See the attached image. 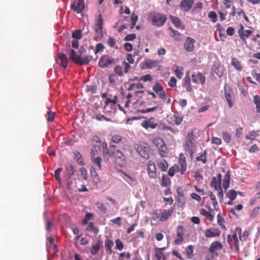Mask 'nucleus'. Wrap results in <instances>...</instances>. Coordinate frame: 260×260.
<instances>
[{
  "label": "nucleus",
  "mask_w": 260,
  "mask_h": 260,
  "mask_svg": "<svg viewBox=\"0 0 260 260\" xmlns=\"http://www.w3.org/2000/svg\"><path fill=\"white\" fill-rule=\"evenodd\" d=\"M79 54H77L74 49H70V58L75 64L83 66L88 64L92 57L88 55H83L82 51H79Z\"/></svg>",
  "instance_id": "obj_1"
},
{
  "label": "nucleus",
  "mask_w": 260,
  "mask_h": 260,
  "mask_svg": "<svg viewBox=\"0 0 260 260\" xmlns=\"http://www.w3.org/2000/svg\"><path fill=\"white\" fill-rule=\"evenodd\" d=\"M136 151L143 158L148 159L150 155L153 152V150L150 146L147 143L141 141L135 146Z\"/></svg>",
  "instance_id": "obj_2"
},
{
  "label": "nucleus",
  "mask_w": 260,
  "mask_h": 260,
  "mask_svg": "<svg viewBox=\"0 0 260 260\" xmlns=\"http://www.w3.org/2000/svg\"><path fill=\"white\" fill-rule=\"evenodd\" d=\"M149 17L151 19L152 24L157 27H160L164 25L167 17L158 12H153L149 14Z\"/></svg>",
  "instance_id": "obj_3"
},
{
  "label": "nucleus",
  "mask_w": 260,
  "mask_h": 260,
  "mask_svg": "<svg viewBox=\"0 0 260 260\" xmlns=\"http://www.w3.org/2000/svg\"><path fill=\"white\" fill-rule=\"evenodd\" d=\"M224 95L226 101L228 104L229 108L233 107L235 103V95L233 90L231 87L228 86L226 84H225L224 87Z\"/></svg>",
  "instance_id": "obj_4"
},
{
  "label": "nucleus",
  "mask_w": 260,
  "mask_h": 260,
  "mask_svg": "<svg viewBox=\"0 0 260 260\" xmlns=\"http://www.w3.org/2000/svg\"><path fill=\"white\" fill-rule=\"evenodd\" d=\"M103 153L105 157L107 158L109 157H114L117 154V151H120L116 149V146L114 145H110L109 148H108L107 144L106 142H103L102 144Z\"/></svg>",
  "instance_id": "obj_5"
},
{
  "label": "nucleus",
  "mask_w": 260,
  "mask_h": 260,
  "mask_svg": "<svg viewBox=\"0 0 260 260\" xmlns=\"http://www.w3.org/2000/svg\"><path fill=\"white\" fill-rule=\"evenodd\" d=\"M115 63V59L108 55L102 56L99 61V66L100 68H109L112 64Z\"/></svg>",
  "instance_id": "obj_6"
},
{
  "label": "nucleus",
  "mask_w": 260,
  "mask_h": 260,
  "mask_svg": "<svg viewBox=\"0 0 260 260\" xmlns=\"http://www.w3.org/2000/svg\"><path fill=\"white\" fill-rule=\"evenodd\" d=\"M85 7L84 0H77V2L75 1L70 6L71 9L77 13H82L84 11Z\"/></svg>",
  "instance_id": "obj_7"
},
{
  "label": "nucleus",
  "mask_w": 260,
  "mask_h": 260,
  "mask_svg": "<svg viewBox=\"0 0 260 260\" xmlns=\"http://www.w3.org/2000/svg\"><path fill=\"white\" fill-rule=\"evenodd\" d=\"M114 158L115 164L120 167H123L125 165V157L120 151H117Z\"/></svg>",
  "instance_id": "obj_8"
},
{
  "label": "nucleus",
  "mask_w": 260,
  "mask_h": 260,
  "mask_svg": "<svg viewBox=\"0 0 260 260\" xmlns=\"http://www.w3.org/2000/svg\"><path fill=\"white\" fill-rule=\"evenodd\" d=\"M147 170L148 175L150 178L154 179L157 177L156 168L154 162L151 160L149 161Z\"/></svg>",
  "instance_id": "obj_9"
},
{
  "label": "nucleus",
  "mask_w": 260,
  "mask_h": 260,
  "mask_svg": "<svg viewBox=\"0 0 260 260\" xmlns=\"http://www.w3.org/2000/svg\"><path fill=\"white\" fill-rule=\"evenodd\" d=\"M194 0H182L180 3V9L183 12L189 11L193 6Z\"/></svg>",
  "instance_id": "obj_10"
},
{
  "label": "nucleus",
  "mask_w": 260,
  "mask_h": 260,
  "mask_svg": "<svg viewBox=\"0 0 260 260\" xmlns=\"http://www.w3.org/2000/svg\"><path fill=\"white\" fill-rule=\"evenodd\" d=\"M196 41L191 37H187L184 44V48L187 52H191L194 50V45Z\"/></svg>",
  "instance_id": "obj_11"
},
{
  "label": "nucleus",
  "mask_w": 260,
  "mask_h": 260,
  "mask_svg": "<svg viewBox=\"0 0 260 260\" xmlns=\"http://www.w3.org/2000/svg\"><path fill=\"white\" fill-rule=\"evenodd\" d=\"M211 71L215 73L218 77H221L224 74L223 67L218 63H214L211 67Z\"/></svg>",
  "instance_id": "obj_12"
},
{
  "label": "nucleus",
  "mask_w": 260,
  "mask_h": 260,
  "mask_svg": "<svg viewBox=\"0 0 260 260\" xmlns=\"http://www.w3.org/2000/svg\"><path fill=\"white\" fill-rule=\"evenodd\" d=\"M191 77L193 83H200L202 85H203L206 81L205 76L201 73H198L197 74H193Z\"/></svg>",
  "instance_id": "obj_13"
},
{
  "label": "nucleus",
  "mask_w": 260,
  "mask_h": 260,
  "mask_svg": "<svg viewBox=\"0 0 260 260\" xmlns=\"http://www.w3.org/2000/svg\"><path fill=\"white\" fill-rule=\"evenodd\" d=\"M220 231L215 228L207 229L205 231V236L207 238H212L219 236L220 235Z\"/></svg>",
  "instance_id": "obj_14"
},
{
  "label": "nucleus",
  "mask_w": 260,
  "mask_h": 260,
  "mask_svg": "<svg viewBox=\"0 0 260 260\" xmlns=\"http://www.w3.org/2000/svg\"><path fill=\"white\" fill-rule=\"evenodd\" d=\"M57 56L60 61L61 66L64 69H66L68 67L69 64L68 59L67 58V55L62 53H58Z\"/></svg>",
  "instance_id": "obj_15"
},
{
  "label": "nucleus",
  "mask_w": 260,
  "mask_h": 260,
  "mask_svg": "<svg viewBox=\"0 0 260 260\" xmlns=\"http://www.w3.org/2000/svg\"><path fill=\"white\" fill-rule=\"evenodd\" d=\"M103 20L102 18V16L101 14H99L95 20V27H98L100 28V39L104 36L102 30L103 28Z\"/></svg>",
  "instance_id": "obj_16"
},
{
  "label": "nucleus",
  "mask_w": 260,
  "mask_h": 260,
  "mask_svg": "<svg viewBox=\"0 0 260 260\" xmlns=\"http://www.w3.org/2000/svg\"><path fill=\"white\" fill-rule=\"evenodd\" d=\"M177 202L179 207H183L185 204V198L182 190L180 188L177 189Z\"/></svg>",
  "instance_id": "obj_17"
},
{
  "label": "nucleus",
  "mask_w": 260,
  "mask_h": 260,
  "mask_svg": "<svg viewBox=\"0 0 260 260\" xmlns=\"http://www.w3.org/2000/svg\"><path fill=\"white\" fill-rule=\"evenodd\" d=\"M222 247L221 243L219 241H216L211 243L209 248V251L211 253H213L215 250H220Z\"/></svg>",
  "instance_id": "obj_18"
},
{
  "label": "nucleus",
  "mask_w": 260,
  "mask_h": 260,
  "mask_svg": "<svg viewBox=\"0 0 260 260\" xmlns=\"http://www.w3.org/2000/svg\"><path fill=\"white\" fill-rule=\"evenodd\" d=\"M171 22L174 24V25L178 28H181L184 29V27L182 25L181 21L180 18L176 16L170 15L169 17Z\"/></svg>",
  "instance_id": "obj_19"
},
{
  "label": "nucleus",
  "mask_w": 260,
  "mask_h": 260,
  "mask_svg": "<svg viewBox=\"0 0 260 260\" xmlns=\"http://www.w3.org/2000/svg\"><path fill=\"white\" fill-rule=\"evenodd\" d=\"M182 86L186 88L187 92H191L192 91V88L190 84V78L188 75H186Z\"/></svg>",
  "instance_id": "obj_20"
},
{
  "label": "nucleus",
  "mask_w": 260,
  "mask_h": 260,
  "mask_svg": "<svg viewBox=\"0 0 260 260\" xmlns=\"http://www.w3.org/2000/svg\"><path fill=\"white\" fill-rule=\"evenodd\" d=\"M66 171H67V176L66 177L68 180L70 179L74 175L75 169L74 167L71 165L68 164L66 165Z\"/></svg>",
  "instance_id": "obj_21"
},
{
  "label": "nucleus",
  "mask_w": 260,
  "mask_h": 260,
  "mask_svg": "<svg viewBox=\"0 0 260 260\" xmlns=\"http://www.w3.org/2000/svg\"><path fill=\"white\" fill-rule=\"evenodd\" d=\"M74 158L79 165L81 166L84 165L85 163L82 158V156L78 151H75L74 152Z\"/></svg>",
  "instance_id": "obj_22"
},
{
  "label": "nucleus",
  "mask_w": 260,
  "mask_h": 260,
  "mask_svg": "<svg viewBox=\"0 0 260 260\" xmlns=\"http://www.w3.org/2000/svg\"><path fill=\"white\" fill-rule=\"evenodd\" d=\"M114 245V242L110 239H107L105 241V249L107 251L109 252V254H111L113 252L112 247Z\"/></svg>",
  "instance_id": "obj_23"
},
{
  "label": "nucleus",
  "mask_w": 260,
  "mask_h": 260,
  "mask_svg": "<svg viewBox=\"0 0 260 260\" xmlns=\"http://www.w3.org/2000/svg\"><path fill=\"white\" fill-rule=\"evenodd\" d=\"M173 213V210H164L160 216V220L161 221H165L168 220V218L169 216H170Z\"/></svg>",
  "instance_id": "obj_24"
},
{
  "label": "nucleus",
  "mask_w": 260,
  "mask_h": 260,
  "mask_svg": "<svg viewBox=\"0 0 260 260\" xmlns=\"http://www.w3.org/2000/svg\"><path fill=\"white\" fill-rule=\"evenodd\" d=\"M101 248V242L99 241L96 244H92L91 249L90 250V253L92 255L96 254Z\"/></svg>",
  "instance_id": "obj_25"
},
{
  "label": "nucleus",
  "mask_w": 260,
  "mask_h": 260,
  "mask_svg": "<svg viewBox=\"0 0 260 260\" xmlns=\"http://www.w3.org/2000/svg\"><path fill=\"white\" fill-rule=\"evenodd\" d=\"M160 185L163 187H167L171 185V180L167 175H162Z\"/></svg>",
  "instance_id": "obj_26"
},
{
  "label": "nucleus",
  "mask_w": 260,
  "mask_h": 260,
  "mask_svg": "<svg viewBox=\"0 0 260 260\" xmlns=\"http://www.w3.org/2000/svg\"><path fill=\"white\" fill-rule=\"evenodd\" d=\"M179 162L181 167L180 174L181 175L184 174V172L186 170V163L185 157L179 159Z\"/></svg>",
  "instance_id": "obj_27"
},
{
  "label": "nucleus",
  "mask_w": 260,
  "mask_h": 260,
  "mask_svg": "<svg viewBox=\"0 0 260 260\" xmlns=\"http://www.w3.org/2000/svg\"><path fill=\"white\" fill-rule=\"evenodd\" d=\"M158 149L159 150V154L161 157H165L167 156L168 148L165 143Z\"/></svg>",
  "instance_id": "obj_28"
},
{
  "label": "nucleus",
  "mask_w": 260,
  "mask_h": 260,
  "mask_svg": "<svg viewBox=\"0 0 260 260\" xmlns=\"http://www.w3.org/2000/svg\"><path fill=\"white\" fill-rule=\"evenodd\" d=\"M192 144V140L190 139H189L188 140H186V142L185 144V149L186 150H188V152L190 153V155L191 157H192V155L193 153V150L191 148Z\"/></svg>",
  "instance_id": "obj_29"
},
{
  "label": "nucleus",
  "mask_w": 260,
  "mask_h": 260,
  "mask_svg": "<svg viewBox=\"0 0 260 260\" xmlns=\"http://www.w3.org/2000/svg\"><path fill=\"white\" fill-rule=\"evenodd\" d=\"M231 64L239 71H242V67L241 65L240 62L237 58H232Z\"/></svg>",
  "instance_id": "obj_30"
},
{
  "label": "nucleus",
  "mask_w": 260,
  "mask_h": 260,
  "mask_svg": "<svg viewBox=\"0 0 260 260\" xmlns=\"http://www.w3.org/2000/svg\"><path fill=\"white\" fill-rule=\"evenodd\" d=\"M200 213L209 219V220L210 221H212L214 220V215L210 213L209 212L207 211L205 209L202 208L200 210Z\"/></svg>",
  "instance_id": "obj_31"
},
{
  "label": "nucleus",
  "mask_w": 260,
  "mask_h": 260,
  "mask_svg": "<svg viewBox=\"0 0 260 260\" xmlns=\"http://www.w3.org/2000/svg\"><path fill=\"white\" fill-rule=\"evenodd\" d=\"M92 118L95 119L99 121H102L103 120H105L106 121H111V119L105 117L104 115L96 113L94 114L93 116L92 117Z\"/></svg>",
  "instance_id": "obj_32"
},
{
  "label": "nucleus",
  "mask_w": 260,
  "mask_h": 260,
  "mask_svg": "<svg viewBox=\"0 0 260 260\" xmlns=\"http://www.w3.org/2000/svg\"><path fill=\"white\" fill-rule=\"evenodd\" d=\"M158 168L161 169V170L163 172H165L167 170L168 168V164L166 160L162 159L159 162L158 164Z\"/></svg>",
  "instance_id": "obj_33"
},
{
  "label": "nucleus",
  "mask_w": 260,
  "mask_h": 260,
  "mask_svg": "<svg viewBox=\"0 0 260 260\" xmlns=\"http://www.w3.org/2000/svg\"><path fill=\"white\" fill-rule=\"evenodd\" d=\"M86 230L89 232H93L95 234H96L99 232V229L98 228H95L94 226L93 222H89L87 227L86 228Z\"/></svg>",
  "instance_id": "obj_34"
},
{
  "label": "nucleus",
  "mask_w": 260,
  "mask_h": 260,
  "mask_svg": "<svg viewBox=\"0 0 260 260\" xmlns=\"http://www.w3.org/2000/svg\"><path fill=\"white\" fill-rule=\"evenodd\" d=\"M169 30L173 34V37L175 40L177 41H180L181 40V34L179 32L171 27L169 28Z\"/></svg>",
  "instance_id": "obj_35"
},
{
  "label": "nucleus",
  "mask_w": 260,
  "mask_h": 260,
  "mask_svg": "<svg viewBox=\"0 0 260 260\" xmlns=\"http://www.w3.org/2000/svg\"><path fill=\"white\" fill-rule=\"evenodd\" d=\"M152 89L157 94L164 90L163 87L158 82H156L155 84V85L152 87Z\"/></svg>",
  "instance_id": "obj_36"
},
{
  "label": "nucleus",
  "mask_w": 260,
  "mask_h": 260,
  "mask_svg": "<svg viewBox=\"0 0 260 260\" xmlns=\"http://www.w3.org/2000/svg\"><path fill=\"white\" fill-rule=\"evenodd\" d=\"M237 195V192L234 189L230 190L226 193V197L232 201H234L236 199Z\"/></svg>",
  "instance_id": "obj_37"
},
{
  "label": "nucleus",
  "mask_w": 260,
  "mask_h": 260,
  "mask_svg": "<svg viewBox=\"0 0 260 260\" xmlns=\"http://www.w3.org/2000/svg\"><path fill=\"white\" fill-rule=\"evenodd\" d=\"M153 142L157 148H159L161 146L163 145L165 143V142L163 140V139L160 138H156L154 139L153 141Z\"/></svg>",
  "instance_id": "obj_38"
},
{
  "label": "nucleus",
  "mask_w": 260,
  "mask_h": 260,
  "mask_svg": "<svg viewBox=\"0 0 260 260\" xmlns=\"http://www.w3.org/2000/svg\"><path fill=\"white\" fill-rule=\"evenodd\" d=\"M73 39L79 40L82 37V31L80 29H77L74 31L72 35Z\"/></svg>",
  "instance_id": "obj_39"
},
{
  "label": "nucleus",
  "mask_w": 260,
  "mask_h": 260,
  "mask_svg": "<svg viewBox=\"0 0 260 260\" xmlns=\"http://www.w3.org/2000/svg\"><path fill=\"white\" fill-rule=\"evenodd\" d=\"M207 153V151L205 150L203 154H202L200 156L197 157L196 160L197 161H201L203 164H206L207 162V158H206Z\"/></svg>",
  "instance_id": "obj_40"
},
{
  "label": "nucleus",
  "mask_w": 260,
  "mask_h": 260,
  "mask_svg": "<svg viewBox=\"0 0 260 260\" xmlns=\"http://www.w3.org/2000/svg\"><path fill=\"white\" fill-rule=\"evenodd\" d=\"M154 260H165V256L164 254L161 252L157 250H155Z\"/></svg>",
  "instance_id": "obj_41"
},
{
  "label": "nucleus",
  "mask_w": 260,
  "mask_h": 260,
  "mask_svg": "<svg viewBox=\"0 0 260 260\" xmlns=\"http://www.w3.org/2000/svg\"><path fill=\"white\" fill-rule=\"evenodd\" d=\"M222 139L226 143H229L231 140V136L228 132L223 131L221 133Z\"/></svg>",
  "instance_id": "obj_42"
},
{
  "label": "nucleus",
  "mask_w": 260,
  "mask_h": 260,
  "mask_svg": "<svg viewBox=\"0 0 260 260\" xmlns=\"http://www.w3.org/2000/svg\"><path fill=\"white\" fill-rule=\"evenodd\" d=\"M193 247L192 245H189L186 248V253L188 258H190L193 255Z\"/></svg>",
  "instance_id": "obj_43"
},
{
  "label": "nucleus",
  "mask_w": 260,
  "mask_h": 260,
  "mask_svg": "<svg viewBox=\"0 0 260 260\" xmlns=\"http://www.w3.org/2000/svg\"><path fill=\"white\" fill-rule=\"evenodd\" d=\"M114 71L118 76H123V70L121 66L119 65L116 66L114 69Z\"/></svg>",
  "instance_id": "obj_44"
},
{
  "label": "nucleus",
  "mask_w": 260,
  "mask_h": 260,
  "mask_svg": "<svg viewBox=\"0 0 260 260\" xmlns=\"http://www.w3.org/2000/svg\"><path fill=\"white\" fill-rule=\"evenodd\" d=\"M184 229L183 226L180 225L177 229V236L178 238H183Z\"/></svg>",
  "instance_id": "obj_45"
},
{
  "label": "nucleus",
  "mask_w": 260,
  "mask_h": 260,
  "mask_svg": "<svg viewBox=\"0 0 260 260\" xmlns=\"http://www.w3.org/2000/svg\"><path fill=\"white\" fill-rule=\"evenodd\" d=\"M120 171L121 172H122L123 175L126 177V178H123V179L126 182H127L128 183L131 184V182H135V181H136V179L134 177L128 175L127 173H126L125 172H124L123 171L121 170Z\"/></svg>",
  "instance_id": "obj_46"
},
{
  "label": "nucleus",
  "mask_w": 260,
  "mask_h": 260,
  "mask_svg": "<svg viewBox=\"0 0 260 260\" xmlns=\"http://www.w3.org/2000/svg\"><path fill=\"white\" fill-rule=\"evenodd\" d=\"M156 61L153 60L146 61L142 63L146 66V68L151 69L154 67Z\"/></svg>",
  "instance_id": "obj_47"
},
{
  "label": "nucleus",
  "mask_w": 260,
  "mask_h": 260,
  "mask_svg": "<svg viewBox=\"0 0 260 260\" xmlns=\"http://www.w3.org/2000/svg\"><path fill=\"white\" fill-rule=\"evenodd\" d=\"M97 90V86L94 85H87L86 91L91 92L92 94L95 93Z\"/></svg>",
  "instance_id": "obj_48"
},
{
  "label": "nucleus",
  "mask_w": 260,
  "mask_h": 260,
  "mask_svg": "<svg viewBox=\"0 0 260 260\" xmlns=\"http://www.w3.org/2000/svg\"><path fill=\"white\" fill-rule=\"evenodd\" d=\"M93 215L91 213H87L83 219H82V224H86L88 223V221L92 217Z\"/></svg>",
  "instance_id": "obj_49"
},
{
  "label": "nucleus",
  "mask_w": 260,
  "mask_h": 260,
  "mask_svg": "<svg viewBox=\"0 0 260 260\" xmlns=\"http://www.w3.org/2000/svg\"><path fill=\"white\" fill-rule=\"evenodd\" d=\"M62 168H58L54 172V177L55 179L58 182H61V179L60 177V174L62 171Z\"/></svg>",
  "instance_id": "obj_50"
},
{
  "label": "nucleus",
  "mask_w": 260,
  "mask_h": 260,
  "mask_svg": "<svg viewBox=\"0 0 260 260\" xmlns=\"http://www.w3.org/2000/svg\"><path fill=\"white\" fill-rule=\"evenodd\" d=\"M258 132H256L253 131L252 132L249 133L247 136L246 138L249 140H254L255 138L258 136Z\"/></svg>",
  "instance_id": "obj_51"
},
{
  "label": "nucleus",
  "mask_w": 260,
  "mask_h": 260,
  "mask_svg": "<svg viewBox=\"0 0 260 260\" xmlns=\"http://www.w3.org/2000/svg\"><path fill=\"white\" fill-rule=\"evenodd\" d=\"M209 18L212 19V21L214 23L217 20V15L214 11H210L208 15Z\"/></svg>",
  "instance_id": "obj_52"
},
{
  "label": "nucleus",
  "mask_w": 260,
  "mask_h": 260,
  "mask_svg": "<svg viewBox=\"0 0 260 260\" xmlns=\"http://www.w3.org/2000/svg\"><path fill=\"white\" fill-rule=\"evenodd\" d=\"M202 172V171H197L194 173V178L198 181H202L203 179Z\"/></svg>",
  "instance_id": "obj_53"
},
{
  "label": "nucleus",
  "mask_w": 260,
  "mask_h": 260,
  "mask_svg": "<svg viewBox=\"0 0 260 260\" xmlns=\"http://www.w3.org/2000/svg\"><path fill=\"white\" fill-rule=\"evenodd\" d=\"M92 141L96 143L94 145V147L95 149L96 150V147L100 149V144H101V141L100 140L99 137L97 135H94L92 137Z\"/></svg>",
  "instance_id": "obj_54"
},
{
  "label": "nucleus",
  "mask_w": 260,
  "mask_h": 260,
  "mask_svg": "<svg viewBox=\"0 0 260 260\" xmlns=\"http://www.w3.org/2000/svg\"><path fill=\"white\" fill-rule=\"evenodd\" d=\"M115 244H116V249L119 250H122L123 249L124 246L121 242V241L119 239H117L115 240Z\"/></svg>",
  "instance_id": "obj_55"
},
{
  "label": "nucleus",
  "mask_w": 260,
  "mask_h": 260,
  "mask_svg": "<svg viewBox=\"0 0 260 260\" xmlns=\"http://www.w3.org/2000/svg\"><path fill=\"white\" fill-rule=\"evenodd\" d=\"M117 103V96H114V98L113 99H111L110 98H107V99L105 101V104L106 106L104 107V108H106V107L109 104L112 103L113 105L116 104Z\"/></svg>",
  "instance_id": "obj_56"
},
{
  "label": "nucleus",
  "mask_w": 260,
  "mask_h": 260,
  "mask_svg": "<svg viewBox=\"0 0 260 260\" xmlns=\"http://www.w3.org/2000/svg\"><path fill=\"white\" fill-rule=\"evenodd\" d=\"M177 170H179L178 167H171L169 170L168 175L170 176L173 177L174 175L175 172L178 171Z\"/></svg>",
  "instance_id": "obj_57"
},
{
  "label": "nucleus",
  "mask_w": 260,
  "mask_h": 260,
  "mask_svg": "<svg viewBox=\"0 0 260 260\" xmlns=\"http://www.w3.org/2000/svg\"><path fill=\"white\" fill-rule=\"evenodd\" d=\"M260 208L259 207H255L253 210L251 212L250 214V216L251 218L255 217L258 213L259 211Z\"/></svg>",
  "instance_id": "obj_58"
},
{
  "label": "nucleus",
  "mask_w": 260,
  "mask_h": 260,
  "mask_svg": "<svg viewBox=\"0 0 260 260\" xmlns=\"http://www.w3.org/2000/svg\"><path fill=\"white\" fill-rule=\"evenodd\" d=\"M104 48V45L102 43H98L95 46L94 53L97 54L99 52L103 51Z\"/></svg>",
  "instance_id": "obj_59"
},
{
  "label": "nucleus",
  "mask_w": 260,
  "mask_h": 260,
  "mask_svg": "<svg viewBox=\"0 0 260 260\" xmlns=\"http://www.w3.org/2000/svg\"><path fill=\"white\" fill-rule=\"evenodd\" d=\"M122 138L118 135H113L111 138V141L114 143H118L121 141Z\"/></svg>",
  "instance_id": "obj_60"
},
{
  "label": "nucleus",
  "mask_w": 260,
  "mask_h": 260,
  "mask_svg": "<svg viewBox=\"0 0 260 260\" xmlns=\"http://www.w3.org/2000/svg\"><path fill=\"white\" fill-rule=\"evenodd\" d=\"M92 160L93 162L96 164L100 169L101 168L102 158L101 157L98 156L96 157H94L93 159H92Z\"/></svg>",
  "instance_id": "obj_61"
},
{
  "label": "nucleus",
  "mask_w": 260,
  "mask_h": 260,
  "mask_svg": "<svg viewBox=\"0 0 260 260\" xmlns=\"http://www.w3.org/2000/svg\"><path fill=\"white\" fill-rule=\"evenodd\" d=\"M203 8V4L199 2L197 3L193 6L192 11L197 12L198 10H201Z\"/></svg>",
  "instance_id": "obj_62"
},
{
  "label": "nucleus",
  "mask_w": 260,
  "mask_h": 260,
  "mask_svg": "<svg viewBox=\"0 0 260 260\" xmlns=\"http://www.w3.org/2000/svg\"><path fill=\"white\" fill-rule=\"evenodd\" d=\"M47 121L49 122H51L54 120L55 117V113L50 111H47Z\"/></svg>",
  "instance_id": "obj_63"
},
{
  "label": "nucleus",
  "mask_w": 260,
  "mask_h": 260,
  "mask_svg": "<svg viewBox=\"0 0 260 260\" xmlns=\"http://www.w3.org/2000/svg\"><path fill=\"white\" fill-rule=\"evenodd\" d=\"M136 38V35L135 34H128L124 38V41H131L135 39Z\"/></svg>",
  "instance_id": "obj_64"
}]
</instances>
